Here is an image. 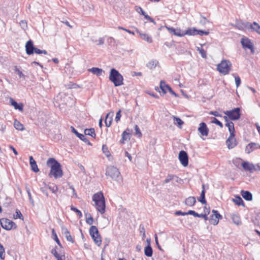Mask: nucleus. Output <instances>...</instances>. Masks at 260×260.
<instances>
[{
    "label": "nucleus",
    "instance_id": "obj_1",
    "mask_svg": "<svg viewBox=\"0 0 260 260\" xmlns=\"http://www.w3.org/2000/svg\"><path fill=\"white\" fill-rule=\"evenodd\" d=\"M47 165L51 169L49 176H53L55 178L62 176L63 172L61 165L55 158H49L47 161Z\"/></svg>",
    "mask_w": 260,
    "mask_h": 260
},
{
    "label": "nucleus",
    "instance_id": "obj_2",
    "mask_svg": "<svg viewBox=\"0 0 260 260\" xmlns=\"http://www.w3.org/2000/svg\"><path fill=\"white\" fill-rule=\"evenodd\" d=\"M92 200L95 203L97 210L102 214L105 212V200L103 193L99 192L93 194Z\"/></svg>",
    "mask_w": 260,
    "mask_h": 260
},
{
    "label": "nucleus",
    "instance_id": "obj_3",
    "mask_svg": "<svg viewBox=\"0 0 260 260\" xmlns=\"http://www.w3.org/2000/svg\"><path fill=\"white\" fill-rule=\"evenodd\" d=\"M106 175L110 176L111 179L119 183H121L122 182V177L120 175L119 170L113 166H110L107 168Z\"/></svg>",
    "mask_w": 260,
    "mask_h": 260
},
{
    "label": "nucleus",
    "instance_id": "obj_4",
    "mask_svg": "<svg viewBox=\"0 0 260 260\" xmlns=\"http://www.w3.org/2000/svg\"><path fill=\"white\" fill-rule=\"evenodd\" d=\"M109 80L114 84L115 86H119L123 84V76L114 68L110 71Z\"/></svg>",
    "mask_w": 260,
    "mask_h": 260
},
{
    "label": "nucleus",
    "instance_id": "obj_5",
    "mask_svg": "<svg viewBox=\"0 0 260 260\" xmlns=\"http://www.w3.org/2000/svg\"><path fill=\"white\" fill-rule=\"evenodd\" d=\"M55 101L58 104V106L61 105H72L74 104V100L64 92L59 93L55 98Z\"/></svg>",
    "mask_w": 260,
    "mask_h": 260
},
{
    "label": "nucleus",
    "instance_id": "obj_6",
    "mask_svg": "<svg viewBox=\"0 0 260 260\" xmlns=\"http://www.w3.org/2000/svg\"><path fill=\"white\" fill-rule=\"evenodd\" d=\"M232 64L229 60H223L217 66V70L224 75H226L229 73L231 69Z\"/></svg>",
    "mask_w": 260,
    "mask_h": 260
},
{
    "label": "nucleus",
    "instance_id": "obj_7",
    "mask_svg": "<svg viewBox=\"0 0 260 260\" xmlns=\"http://www.w3.org/2000/svg\"><path fill=\"white\" fill-rule=\"evenodd\" d=\"M89 233L95 243L98 246H100L102 240L97 228L95 226L92 225L89 229Z\"/></svg>",
    "mask_w": 260,
    "mask_h": 260
},
{
    "label": "nucleus",
    "instance_id": "obj_8",
    "mask_svg": "<svg viewBox=\"0 0 260 260\" xmlns=\"http://www.w3.org/2000/svg\"><path fill=\"white\" fill-rule=\"evenodd\" d=\"M223 113L232 120H238L241 115L239 108H236L230 111H224Z\"/></svg>",
    "mask_w": 260,
    "mask_h": 260
},
{
    "label": "nucleus",
    "instance_id": "obj_9",
    "mask_svg": "<svg viewBox=\"0 0 260 260\" xmlns=\"http://www.w3.org/2000/svg\"><path fill=\"white\" fill-rule=\"evenodd\" d=\"M1 224L2 228L6 230H10L13 228H16V224L12 221L7 218H2L1 219Z\"/></svg>",
    "mask_w": 260,
    "mask_h": 260
},
{
    "label": "nucleus",
    "instance_id": "obj_10",
    "mask_svg": "<svg viewBox=\"0 0 260 260\" xmlns=\"http://www.w3.org/2000/svg\"><path fill=\"white\" fill-rule=\"evenodd\" d=\"M241 43L242 45L243 48L244 49H249L251 50L252 53L254 52V48L253 45L252 43L251 42L250 40H249L247 38H243L241 40Z\"/></svg>",
    "mask_w": 260,
    "mask_h": 260
},
{
    "label": "nucleus",
    "instance_id": "obj_11",
    "mask_svg": "<svg viewBox=\"0 0 260 260\" xmlns=\"http://www.w3.org/2000/svg\"><path fill=\"white\" fill-rule=\"evenodd\" d=\"M179 159L181 162V164L184 166L186 167L188 165V157L187 153L182 150L180 151L178 155Z\"/></svg>",
    "mask_w": 260,
    "mask_h": 260
},
{
    "label": "nucleus",
    "instance_id": "obj_12",
    "mask_svg": "<svg viewBox=\"0 0 260 260\" xmlns=\"http://www.w3.org/2000/svg\"><path fill=\"white\" fill-rule=\"evenodd\" d=\"M212 212L213 213V214L211 216L210 222L211 224L215 225L218 223L219 219L221 218L222 216L221 215H220V214L218 213L216 210H213Z\"/></svg>",
    "mask_w": 260,
    "mask_h": 260
},
{
    "label": "nucleus",
    "instance_id": "obj_13",
    "mask_svg": "<svg viewBox=\"0 0 260 260\" xmlns=\"http://www.w3.org/2000/svg\"><path fill=\"white\" fill-rule=\"evenodd\" d=\"M166 29L171 34H174L175 36L178 37H183L184 36V31H182L180 28H174L171 27H169L168 26H165Z\"/></svg>",
    "mask_w": 260,
    "mask_h": 260
},
{
    "label": "nucleus",
    "instance_id": "obj_14",
    "mask_svg": "<svg viewBox=\"0 0 260 260\" xmlns=\"http://www.w3.org/2000/svg\"><path fill=\"white\" fill-rule=\"evenodd\" d=\"M241 166L244 170L249 171L250 173H253L254 171L256 170L254 165L247 161L242 162Z\"/></svg>",
    "mask_w": 260,
    "mask_h": 260
},
{
    "label": "nucleus",
    "instance_id": "obj_15",
    "mask_svg": "<svg viewBox=\"0 0 260 260\" xmlns=\"http://www.w3.org/2000/svg\"><path fill=\"white\" fill-rule=\"evenodd\" d=\"M35 47L34 46L31 40L28 41L25 44L26 52L28 55L32 54L34 53Z\"/></svg>",
    "mask_w": 260,
    "mask_h": 260
},
{
    "label": "nucleus",
    "instance_id": "obj_16",
    "mask_svg": "<svg viewBox=\"0 0 260 260\" xmlns=\"http://www.w3.org/2000/svg\"><path fill=\"white\" fill-rule=\"evenodd\" d=\"M226 144L229 149H232L237 145L235 136H230L226 141Z\"/></svg>",
    "mask_w": 260,
    "mask_h": 260
},
{
    "label": "nucleus",
    "instance_id": "obj_17",
    "mask_svg": "<svg viewBox=\"0 0 260 260\" xmlns=\"http://www.w3.org/2000/svg\"><path fill=\"white\" fill-rule=\"evenodd\" d=\"M198 131L201 135L203 136H207L208 135L209 129L207 126V125L204 122H202L200 124Z\"/></svg>",
    "mask_w": 260,
    "mask_h": 260
},
{
    "label": "nucleus",
    "instance_id": "obj_18",
    "mask_svg": "<svg viewBox=\"0 0 260 260\" xmlns=\"http://www.w3.org/2000/svg\"><path fill=\"white\" fill-rule=\"evenodd\" d=\"M259 144L256 143H250L248 144L245 148L246 153L249 154L254 150L258 149Z\"/></svg>",
    "mask_w": 260,
    "mask_h": 260
},
{
    "label": "nucleus",
    "instance_id": "obj_19",
    "mask_svg": "<svg viewBox=\"0 0 260 260\" xmlns=\"http://www.w3.org/2000/svg\"><path fill=\"white\" fill-rule=\"evenodd\" d=\"M71 128L72 132L74 133L80 140L90 145V143L89 142V140L85 137L84 135L79 134L73 126H71Z\"/></svg>",
    "mask_w": 260,
    "mask_h": 260
},
{
    "label": "nucleus",
    "instance_id": "obj_20",
    "mask_svg": "<svg viewBox=\"0 0 260 260\" xmlns=\"http://www.w3.org/2000/svg\"><path fill=\"white\" fill-rule=\"evenodd\" d=\"M29 163L31 166L32 170L36 173H37L39 171V169L38 168V166L35 159H34L32 156H30L29 157Z\"/></svg>",
    "mask_w": 260,
    "mask_h": 260
},
{
    "label": "nucleus",
    "instance_id": "obj_21",
    "mask_svg": "<svg viewBox=\"0 0 260 260\" xmlns=\"http://www.w3.org/2000/svg\"><path fill=\"white\" fill-rule=\"evenodd\" d=\"M137 32L139 34L141 38L143 39L144 40L146 41L149 43H151L152 42V38L149 36L148 35L144 33H142L140 32L138 29H136Z\"/></svg>",
    "mask_w": 260,
    "mask_h": 260
},
{
    "label": "nucleus",
    "instance_id": "obj_22",
    "mask_svg": "<svg viewBox=\"0 0 260 260\" xmlns=\"http://www.w3.org/2000/svg\"><path fill=\"white\" fill-rule=\"evenodd\" d=\"M10 103L11 105L13 106L15 109L19 110L20 111H23V104L20 103L18 104L15 101H14L12 98L10 99Z\"/></svg>",
    "mask_w": 260,
    "mask_h": 260
},
{
    "label": "nucleus",
    "instance_id": "obj_23",
    "mask_svg": "<svg viewBox=\"0 0 260 260\" xmlns=\"http://www.w3.org/2000/svg\"><path fill=\"white\" fill-rule=\"evenodd\" d=\"M241 194L242 197L247 201H250L252 199V195L249 191L242 190Z\"/></svg>",
    "mask_w": 260,
    "mask_h": 260
},
{
    "label": "nucleus",
    "instance_id": "obj_24",
    "mask_svg": "<svg viewBox=\"0 0 260 260\" xmlns=\"http://www.w3.org/2000/svg\"><path fill=\"white\" fill-rule=\"evenodd\" d=\"M196 202V199L195 197H189L185 200V204L188 206L191 207L195 204Z\"/></svg>",
    "mask_w": 260,
    "mask_h": 260
},
{
    "label": "nucleus",
    "instance_id": "obj_25",
    "mask_svg": "<svg viewBox=\"0 0 260 260\" xmlns=\"http://www.w3.org/2000/svg\"><path fill=\"white\" fill-rule=\"evenodd\" d=\"M88 71L91 72L94 75L98 76H100L102 75V73L104 72L103 70L98 68H92L88 69Z\"/></svg>",
    "mask_w": 260,
    "mask_h": 260
},
{
    "label": "nucleus",
    "instance_id": "obj_26",
    "mask_svg": "<svg viewBox=\"0 0 260 260\" xmlns=\"http://www.w3.org/2000/svg\"><path fill=\"white\" fill-rule=\"evenodd\" d=\"M172 118L174 120V123L178 127L181 128L182 125L184 123V122L180 118L175 116H173Z\"/></svg>",
    "mask_w": 260,
    "mask_h": 260
},
{
    "label": "nucleus",
    "instance_id": "obj_27",
    "mask_svg": "<svg viewBox=\"0 0 260 260\" xmlns=\"http://www.w3.org/2000/svg\"><path fill=\"white\" fill-rule=\"evenodd\" d=\"M62 231H63V233L64 235L66 237L67 240L68 241L73 243L74 242L73 239L72 238V236H71L70 232H69L68 229L66 228H63Z\"/></svg>",
    "mask_w": 260,
    "mask_h": 260
},
{
    "label": "nucleus",
    "instance_id": "obj_28",
    "mask_svg": "<svg viewBox=\"0 0 260 260\" xmlns=\"http://www.w3.org/2000/svg\"><path fill=\"white\" fill-rule=\"evenodd\" d=\"M51 253L57 258V260H64V255L59 254L56 248H53L51 251Z\"/></svg>",
    "mask_w": 260,
    "mask_h": 260
},
{
    "label": "nucleus",
    "instance_id": "obj_29",
    "mask_svg": "<svg viewBox=\"0 0 260 260\" xmlns=\"http://www.w3.org/2000/svg\"><path fill=\"white\" fill-rule=\"evenodd\" d=\"M152 248L151 246L149 245V244H148L144 249V253L147 256L150 257L152 256Z\"/></svg>",
    "mask_w": 260,
    "mask_h": 260
},
{
    "label": "nucleus",
    "instance_id": "obj_30",
    "mask_svg": "<svg viewBox=\"0 0 260 260\" xmlns=\"http://www.w3.org/2000/svg\"><path fill=\"white\" fill-rule=\"evenodd\" d=\"M160 88L162 92L164 93H166L167 92V90H169L170 87L168 85H167L164 81H161L160 82Z\"/></svg>",
    "mask_w": 260,
    "mask_h": 260
},
{
    "label": "nucleus",
    "instance_id": "obj_31",
    "mask_svg": "<svg viewBox=\"0 0 260 260\" xmlns=\"http://www.w3.org/2000/svg\"><path fill=\"white\" fill-rule=\"evenodd\" d=\"M187 35H197V29H196L195 28L193 27L191 28H188L187 30L185 31H184V36Z\"/></svg>",
    "mask_w": 260,
    "mask_h": 260
},
{
    "label": "nucleus",
    "instance_id": "obj_32",
    "mask_svg": "<svg viewBox=\"0 0 260 260\" xmlns=\"http://www.w3.org/2000/svg\"><path fill=\"white\" fill-rule=\"evenodd\" d=\"M232 219L233 222L237 225H240L241 224L240 217L237 215L233 214L232 216Z\"/></svg>",
    "mask_w": 260,
    "mask_h": 260
},
{
    "label": "nucleus",
    "instance_id": "obj_33",
    "mask_svg": "<svg viewBox=\"0 0 260 260\" xmlns=\"http://www.w3.org/2000/svg\"><path fill=\"white\" fill-rule=\"evenodd\" d=\"M14 125L15 128L19 131H23L24 129L23 125L16 119L14 120Z\"/></svg>",
    "mask_w": 260,
    "mask_h": 260
},
{
    "label": "nucleus",
    "instance_id": "obj_34",
    "mask_svg": "<svg viewBox=\"0 0 260 260\" xmlns=\"http://www.w3.org/2000/svg\"><path fill=\"white\" fill-rule=\"evenodd\" d=\"M233 201L238 206H244V203L242 198L239 196H236L234 199H233Z\"/></svg>",
    "mask_w": 260,
    "mask_h": 260
},
{
    "label": "nucleus",
    "instance_id": "obj_35",
    "mask_svg": "<svg viewBox=\"0 0 260 260\" xmlns=\"http://www.w3.org/2000/svg\"><path fill=\"white\" fill-rule=\"evenodd\" d=\"M84 134L86 135H89L92 137H95V131L94 128L85 129L84 131Z\"/></svg>",
    "mask_w": 260,
    "mask_h": 260
},
{
    "label": "nucleus",
    "instance_id": "obj_36",
    "mask_svg": "<svg viewBox=\"0 0 260 260\" xmlns=\"http://www.w3.org/2000/svg\"><path fill=\"white\" fill-rule=\"evenodd\" d=\"M85 216L86 217V223L89 225L92 224L93 222V217L91 216V215L89 213H86L85 214Z\"/></svg>",
    "mask_w": 260,
    "mask_h": 260
},
{
    "label": "nucleus",
    "instance_id": "obj_37",
    "mask_svg": "<svg viewBox=\"0 0 260 260\" xmlns=\"http://www.w3.org/2000/svg\"><path fill=\"white\" fill-rule=\"evenodd\" d=\"M198 201L203 204H205L206 203V201L205 200V190H202L201 196L200 198H198Z\"/></svg>",
    "mask_w": 260,
    "mask_h": 260
},
{
    "label": "nucleus",
    "instance_id": "obj_38",
    "mask_svg": "<svg viewBox=\"0 0 260 260\" xmlns=\"http://www.w3.org/2000/svg\"><path fill=\"white\" fill-rule=\"evenodd\" d=\"M157 63L158 62L156 61L151 60L148 62L147 67L151 70L154 69L156 67Z\"/></svg>",
    "mask_w": 260,
    "mask_h": 260
},
{
    "label": "nucleus",
    "instance_id": "obj_39",
    "mask_svg": "<svg viewBox=\"0 0 260 260\" xmlns=\"http://www.w3.org/2000/svg\"><path fill=\"white\" fill-rule=\"evenodd\" d=\"M109 114H107L105 118V124L107 127L110 126L112 121V117H109Z\"/></svg>",
    "mask_w": 260,
    "mask_h": 260
},
{
    "label": "nucleus",
    "instance_id": "obj_40",
    "mask_svg": "<svg viewBox=\"0 0 260 260\" xmlns=\"http://www.w3.org/2000/svg\"><path fill=\"white\" fill-rule=\"evenodd\" d=\"M127 131H128V129L124 131L122 133V140H120L121 143H124V141L128 138V136L129 135V133L127 132Z\"/></svg>",
    "mask_w": 260,
    "mask_h": 260
},
{
    "label": "nucleus",
    "instance_id": "obj_41",
    "mask_svg": "<svg viewBox=\"0 0 260 260\" xmlns=\"http://www.w3.org/2000/svg\"><path fill=\"white\" fill-rule=\"evenodd\" d=\"M252 31L256 32L260 35V25L256 22H254V26Z\"/></svg>",
    "mask_w": 260,
    "mask_h": 260
},
{
    "label": "nucleus",
    "instance_id": "obj_42",
    "mask_svg": "<svg viewBox=\"0 0 260 260\" xmlns=\"http://www.w3.org/2000/svg\"><path fill=\"white\" fill-rule=\"evenodd\" d=\"M5 251L4 246L0 243V257L1 259H4L5 257Z\"/></svg>",
    "mask_w": 260,
    "mask_h": 260
},
{
    "label": "nucleus",
    "instance_id": "obj_43",
    "mask_svg": "<svg viewBox=\"0 0 260 260\" xmlns=\"http://www.w3.org/2000/svg\"><path fill=\"white\" fill-rule=\"evenodd\" d=\"M211 119H212V120L211 121V123H215L219 126L221 128L223 127V124H222V123L218 119H217L215 117H212Z\"/></svg>",
    "mask_w": 260,
    "mask_h": 260
},
{
    "label": "nucleus",
    "instance_id": "obj_44",
    "mask_svg": "<svg viewBox=\"0 0 260 260\" xmlns=\"http://www.w3.org/2000/svg\"><path fill=\"white\" fill-rule=\"evenodd\" d=\"M48 188L50 189L52 193H56L58 190V187L55 185H47Z\"/></svg>",
    "mask_w": 260,
    "mask_h": 260
},
{
    "label": "nucleus",
    "instance_id": "obj_45",
    "mask_svg": "<svg viewBox=\"0 0 260 260\" xmlns=\"http://www.w3.org/2000/svg\"><path fill=\"white\" fill-rule=\"evenodd\" d=\"M229 131L230 133V136H235V128L234 123H232V124L230 125L228 127Z\"/></svg>",
    "mask_w": 260,
    "mask_h": 260
},
{
    "label": "nucleus",
    "instance_id": "obj_46",
    "mask_svg": "<svg viewBox=\"0 0 260 260\" xmlns=\"http://www.w3.org/2000/svg\"><path fill=\"white\" fill-rule=\"evenodd\" d=\"M102 150L103 153L108 157L110 155V152L108 150V147L106 145H103L102 146Z\"/></svg>",
    "mask_w": 260,
    "mask_h": 260
},
{
    "label": "nucleus",
    "instance_id": "obj_47",
    "mask_svg": "<svg viewBox=\"0 0 260 260\" xmlns=\"http://www.w3.org/2000/svg\"><path fill=\"white\" fill-rule=\"evenodd\" d=\"M197 50L199 51L200 53L201 54L202 57L204 58H207V55L206 51L202 48H201L200 47H197Z\"/></svg>",
    "mask_w": 260,
    "mask_h": 260
},
{
    "label": "nucleus",
    "instance_id": "obj_48",
    "mask_svg": "<svg viewBox=\"0 0 260 260\" xmlns=\"http://www.w3.org/2000/svg\"><path fill=\"white\" fill-rule=\"evenodd\" d=\"M71 209L72 211L75 212L79 215V216L80 217H82V212L79 210H78V209H77L76 208L74 207L73 206H72L71 207Z\"/></svg>",
    "mask_w": 260,
    "mask_h": 260
},
{
    "label": "nucleus",
    "instance_id": "obj_49",
    "mask_svg": "<svg viewBox=\"0 0 260 260\" xmlns=\"http://www.w3.org/2000/svg\"><path fill=\"white\" fill-rule=\"evenodd\" d=\"M233 76L235 77L236 87H238L241 84V79L238 76H235V74H233Z\"/></svg>",
    "mask_w": 260,
    "mask_h": 260
},
{
    "label": "nucleus",
    "instance_id": "obj_50",
    "mask_svg": "<svg viewBox=\"0 0 260 260\" xmlns=\"http://www.w3.org/2000/svg\"><path fill=\"white\" fill-rule=\"evenodd\" d=\"M52 235L55 237V238H54L55 241L56 242V243L59 246L61 247V245L60 243L59 239L57 238V235L55 233L54 229H52Z\"/></svg>",
    "mask_w": 260,
    "mask_h": 260
},
{
    "label": "nucleus",
    "instance_id": "obj_51",
    "mask_svg": "<svg viewBox=\"0 0 260 260\" xmlns=\"http://www.w3.org/2000/svg\"><path fill=\"white\" fill-rule=\"evenodd\" d=\"M34 52H35L37 54H47V52L46 50H40L38 48H37L35 47V49L34 50Z\"/></svg>",
    "mask_w": 260,
    "mask_h": 260
},
{
    "label": "nucleus",
    "instance_id": "obj_52",
    "mask_svg": "<svg viewBox=\"0 0 260 260\" xmlns=\"http://www.w3.org/2000/svg\"><path fill=\"white\" fill-rule=\"evenodd\" d=\"M19 24L20 25V26L21 27V28L24 29V30H25L26 28H27V22L25 20H21L20 23H19Z\"/></svg>",
    "mask_w": 260,
    "mask_h": 260
},
{
    "label": "nucleus",
    "instance_id": "obj_53",
    "mask_svg": "<svg viewBox=\"0 0 260 260\" xmlns=\"http://www.w3.org/2000/svg\"><path fill=\"white\" fill-rule=\"evenodd\" d=\"M135 135H138L139 137L142 136V133L137 125H135Z\"/></svg>",
    "mask_w": 260,
    "mask_h": 260
},
{
    "label": "nucleus",
    "instance_id": "obj_54",
    "mask_svg": "<svg viewBox=\"0 0 260 260\" xmlns=\"http://www.w3.org/2000/svg\"><path fill=\"white\" fill-rule=\"evenodd\" d=\"M22 217L23 216H22V215L21 212L19 210H17L16 212V214L14 215V218L15 219H17V218L22 219Z\"/></svg>",
    "mask_w": 260,
    "mask_h": 260
},
{
    "label": "nucleus",
    "instance_id": "obj_55",
    "mask_svg": "<svg viewBox=\"0 0 260 260\" xmlns=\"http://www.w3.org/2000/svg\"><path fill=\"white\" fill-rule=\"evenodd\" d=\"M174 175H168L166 178V179L164 181L165 183H168L171 180H174Z\"/></svg>",
    "mask_w": 260,
    "mask_h": 260
},
{
    "label": "nucleus",
    "instance_id": "obj_56",
    "mask_svg": "<svg viewBox=\"0 0 260 260\" xmlns=\"http://www.w3.org/2000/svg\"><path fill=\"white\" fill-rule=\"evenodd\" d=\"M135 10L139 13L141 14V15H144V13H145L143 10L139 6H136L135 7Z\"/></svg>",
    "mask_w": 260,
    "mask_h": 260
},
{
    "label": "nucleus",
    "instance_id": "obj_57",
    "mask_svg": "<svg viewBox=\"0 0 260 260\" xmlns=\"http://www.w3.org/2000/svg\"><path fill=\"white\" fill-rule=\"evenodd\" d=\"M245 26L247 29H250L252 30L253 26H254V22L252 24L250 22H246L245 24Z\"/></svg>",
    "mask_w": 260,
    "mask_h": 260
},
{
    "label": "nucleus",
    "instance_id": "obj_58",
    "mask_svg": "<svg viewBox=\"0 0 260 260\" xmlns=\"http://www.w3.org/2000/svg\"><path fill=\"white\" fill-rule=\"evenodd\" d=\"M120 117H121V110H119L116 113V115L115 119V121L116 122H118L120 120Z\"/></svg>",
    "mask_w": 260,
    "mask_h": 260
},
{
    "label": "nucleus",
    "instance_id": "obj_59",
    "mask_svg": "<svg viewBox=\"0 0 260 260\" xmlns=\"http://www.w3.org/2000/svg\"><path fill=\"white\" fill-rule=\"evenodd\" d=\"M140 233L142 234L143 238H145L146 237L145 230L143 226L140 225Z\"/></svg>",
    "mask_w": 260,
    "mask_h": 260
},
{
    "label": "nucleus",
    "instance_id": "obj_60",
    "mask_svg": "<svg viewBox=\"0 0 260 260\" xmlns=\"http://www.w3.org/2000/svg\"><path fill=\"white\" fill-rule=\"evenodd\" d=\"M118 29H121V30H124L126 32L129 33V34H132L133 35H135V33L133 31H132L131 30H129V29H127L123 27H121V26H118Z\"/></svg>",
    "mask_w": 260,
    "mask_h": 260
},
{
    "label": "nucleus",
    "instance_id": "obj_61",
    "mask_svg": "<svg viewBox=\"0 0 260 260\" xmlns=\"http://www.w3.org/2000/svg\"><path fill=\"white\" fill-rule=\"evenodd\" d=\"M15 73L18 74V75H19L20 78L24 77L23 74L16 67H15Z\"/></svg>",
    "mask_w": 260,
    "mask_h": 260
},
{
    "label": "nucleus",
    "instance_id": "obj_62",
    "mask_svg": "<svg viewBox=\"0 0 260 260\" xmlns=\"http://www.w3.org/2000/svg\"><path fill=\"white\" fill-rule=\"evenodd\" d=\"M186 215H192L194 217H198V213L193 210H189L186 212Z\"/></svg>",
    "mask_w": 260,
    "mask_h": 260
},
{
    "label": "nucleus",
    "instance_id": "obj_63",
    "mask_svg": "<svg viewBox=\"0 0 260 260\" xmlns=\"http://www.w3.org/2000/svg\"><path fill=\"white\" fill-rule=\"evenodd\" d=\"M208 31H203L201 30H197V35L203 36V35H208Z\"/></svg>",
    "mask_w": 260,
    "mask_h": 260
},
{
    "label": "nucleus",
    "instance_id": "obj_64",
    "mask_svg": "<svg viewBox=\"0 0 260 260\" xmlns=\"http://www.w3.org/2000/svg\"><path fill=\"white\" fill-rule=\"evenodd\" d=\"M174 179L175 180V181L177 182V183H179L180 184H181L182 182H183V180L181 178H179L178 177L176 176V175H174Z\"/></svg>",
    "mask_w": 260,
    "mask_h": 260
}]
</instances>
